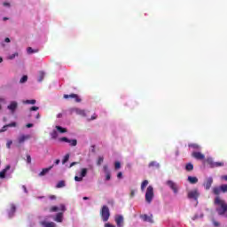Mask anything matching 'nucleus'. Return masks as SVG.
Returning a JSON list of instances; mask_svg holds the SVG:
<instances>
[{
  "instance_id": "473e14b6",
  "label": "nucleus",
  "mask_w": 227,
  "mask_h": 227,
  "mask_svg": "<svg viewBox=\"0 0 227 227\" xmlns=\"http://www.w3.org/2000/svg\"><path fill=\"white\" fill-rule=\"evenodd\" d=\"M57 189H61V187H65V181H59L57 185Z\"/></svg>"
},
{
  "instance_id": "a878e982",
  "label": "nucleus",
  "mask_w": 227,
  "mask_h": 227,
  "mask_svg": "<svg viewBox=\"0 0 227 227\" xmlns=\"http://www.w3.org/2000/svg\"><path fill=\"white\" fill-rule=\"evenodd\" d=\"M43 77H45V73L43 71H40L39 72L38 82H42V81H43Z\"/></svg>"
},
{
  "instance_id": "a18cd8bd",
  "label": "nucleus",
  "mask_w": 227,
  "mask_h": 227,
  "mask_svg": "<svg viewBox=\"0 0 227 227\" xmlns=\"http://www.w3.org/2000/svg\"><path fill=\"white\" fill-rule=\"evenodd\" d=\"M106 180H107V181L111 180V172H107L106 174Z\"/></svg>"
},
{
  "instance_id": "4d7b16f0",
  "label": "nucleus",
  "mask_w": 227,
  "mask_h": 227,
  "mask_svg": "<svg viewBox=\"0 0 227 227\" xmlns=\"http://www.w3.org/2000/svg\"><path fill=\"white\" fill-rule=\"evenodd\" d=\"M135 195H136V192H134V190H132L130 192V197L134 198Z\"/></svg>"
},
{
  "instance_id": "9d476101",
  "label": "nucleus",
  "mask_w": 227,
  "mask_h": 227,
  "mask_svg": "<svg viewBox=\"0 0 227 227\" xmlns=\"http://www.w3.org/2000/svg\"><path fill=\"white\" fill-rule=\"evenodd\" d=\"M192 157H193V159H196L197 160H204L205 154L201 153L200 152H193L192 153Z\"/></svg>"
},
{
  "instance_id": "864d4df0",
  "label": "nucleus",
  "mask_w": 227,
  "mask_h": 227,
  "mask_svg": "<svg viewBox=\"0 0 227 227\" xmlns=\"http://www.w3.org/2000/svg\"><path fill=\"white\" fill-rule=\"evenodd\" d=\"M38 106H31L30 111H38Z\"/></svg>"
},
{
  "instance_id": "20e7f679",
  "label": "nucleus",
  "mask_w": 227,
  "mask_h": 227,
  "mask_svg": "<svg viewBox=\"0 0 227 227\" xmlns=\"http://www.w3.org/2000/svg\"><path fill=\"white\" fill-rule=\"evenodd\" d=\"M187 197L189 200H194L195 201H198V199L200 198V192H198V189L190 191Z\"/></svg>"
},
{
  "instance_id": "6e6d98bb",
  "label": "nucleus",
  "mask_w": 227,
  "mask_h": 227,
  "mask_svg": "<svg viewBox=\"0 0 227 227\" xmlns=\"http://www.w3.org/2000/svg\"><path fill=\"white\" fill-rule=\"evenodd\" d=\"M76 164H79L77 161H74L70 164V168H73V166H76Z\"/></svg>"
},
{
  "instance_id": "37998d69",
  "label": "nucleus",
  "mask_w": 227,
  "mask_h": 227,
  "mask_svg": "<svg viewBox=\"0 0 227 227\" xmlns=\"http://www.w3.org/2000/svg\"><path fill=\"white\" fill-rule=\"evenodd\" d=\"M6 130H8V124L4 125V126L0 129V133H2V132H6Z\"/></svg>"
},
{
  "instance_id": "9b49d317",
  "label": "nucleus",
  "mask_w": 227,
  "mask_h": 227,
  "mask_svg": "<svg viewBox=\"0 0 227 227\" xmlns=\"http://www.w3.org/2000/svg\"><path fill=\"white\" fill-rule=\"evenodd\" d=\"M140 218L143 219L145 223H153V215H141Z\"/></svg>"
},
{
  "instance_id": "423d86ee",
  "label": "nucleus",
  "mask_w": 227,
  "mask_h": 227,
  "mask_svg": "<svg viewBox=\"0 0 227 227\" xmlns=\"http://www.w3.org/2000/svg\"><path fill=\"white\" fill-rule=\"evenodd\" d=\"M64 98H66V99L73 98L74 100V102H77V103L82 102V99H81V98H79V95L74 94V93L69 94V95L64 94Z\"/></svg>"
},
{
  "instance_id": "aec40b11",
  "label": "nucleus",
  "mask_w": 227,
  "mask_h": 227,
  "mask_svg": "<svg viewBox=\"0 0 227 227\" xmlns=\"http://www.w3.org/2000/svg\"><path fill=\"white\" fill-rule=\"evenodd\" d=\"M149 168H153L154 169H159L160 168V164L157 161H151L148 165Z\"/></svg>"
},
{
  "instance_id": "f704fd0d",
  "label": "nucleus",
  "mask_w": 227,
  "mask_h": 227,
  "mask_svg": "<svg viewBox=\"0 0 227 227\" xmlns=\"http://www.w3.org/2000/svg\"><path fill=\"white\" fill-rule=\"evenodd\" d=\"M51 136L52 139L58 138V131L53 130V131L51 133Z\"/></svg>"
},
{
  "instance_id": "f8f14e48",
  "label": "nucleus",
  "mask_w": 227,
  "mask_h": 227,
  "mask_svg": "<svg viewBox=\"0 0 227 227\" xmlns=\"http://www.w3.org/2000/svg\"><path fill=\"white\" fill-rule=\"evenodd\" d=\"M58 210H60L61 212H66L67 207H65V205L61 204L59 207H58L57 206H53L50 208V212H58Z\"/></svg>"
},
{
  "instance_id": "f03ea898",
  "label": "nucleus",
  "mask_w": 227,
  "mask_h": 227,
  "mask_svg": "<svg viewBox=\"0 0 227 227\" xmlns=\"http://www.w3.org/2000/svg\"><path fill=\"white\" fill-rule=\"evenodd\" d=\"M99 215L103 221V223H107L109 221V217H111V213L109 212V207L104 205L102 206Z\"/></svg>"
},
{
  "instance_id": "a19ab883",
  "label": "nucleus",
  "mask_w": 227,
  "mask_h": 227,
  "mask_svg": "<svg viewBox=\"0 0 227 227\" xmlns=\"http://www.w3.org/2000/svg\"><path fill=\"white\" fill-rule=\"evenodd\" d=\"M17 56H19V53L15 52L9 56V59H15V58H17Z\"/></svg>"
},
{
  "instance_id": "c85d7f7f",
  "label": "nucleus",
  "mask_w": 227,
  "mask_h": 227,
  "mask_svg": "<svg viewBox=\"0 0 227 227\" xmlns=\"http://www.w3.org/2000/svg\"><path fill=\"white\" fill-rule=\"evenodd\" d=\"M189 148H193V150H200V145L198 144H189Z\"/></svg>"
},
{
  "instance_id": "dca6fc26",
  "label": "nucleus",
  "mask_w": 227,
  "mask_h": 227,
  "mask_svg": "<svg viewBox=\"0 0 227 227\" xmlns=\"http://www.w3.org/2000/svg\"><path fill=\"white\" fill-rule=\"evenodd\" d=\"M53 220L56 223H63V211L60 213H58Z\"/></svg>"
},
{
  "instance_id": "3c124183",
  "label": "nucleus",
  "mask_w": 227,
  "mask_h": 227,
  "mask_svg": "<svg viewBox=\"0 0 227 227\" xmlns=\"http://www.w3.org/2000/svg\"><path fill=\"white\" fill-rule=\"evenodd\" d=\"M27 164H31V155H27Z\"/></svg>"
},
{
  "instance_id": "cd10ccee",
  "label": "nucleus",
  "mask_w": 227,
  "mask_h": 227,
  "mask_svg": "<svg viewBox=\"0 0 227 227\" xmlns=\"http://www.w3.org/2000/svg\"><path fill=\"white\" fill-rule=\"evenodd\" d=\"M27 54H35V53L38 52V50H34L33 48L28 47L27 49Z\"/></svg>"
},
{
  "instance_id": "774afa93",
  "label": "nucleus",
  "mask_w": 227,
  "mask_h": 227,
  "mask_svg": "<svg viewBox=\"0 0 227 227\" xmlns=\"http://www.w3.org/2000/svg\"><path fill=\"white\" fill-rule=\"evenodd\" d=\"M61 116H63V114H58V118H61Z\"/></svg>"
},
{
  "instance_id": "69168bd1",
  "label": "nucleus",
  "mask_w": 227,
  "mask_h": 227,
  "mask_svg": "<svg viewBox=\"0 0 227 227\" xmlns=\"http://www.w3.org/2000/svg\"><path fill=\"white\" fill-rule=\"evenodd\" d=\"M4 6H10V3L4 2Z\"/></svg>"
},
{
  "instance_id": "603ef678",
  "label": "nucleus",
  "mask_w": 227,
  "mask_h": 227,
  "mask_svg": "<svg viewBox=\"0 0 227 227\" xmlns=\"http://www.w3.org/2000/svg\"><path fill=\"white\" fill-rule=\"evenodd\" d=\"M105 227H116V226L112 223H105Z\"/></svg>"
},
{
  "instance_id": "1a4fd4ad",
  "label": "nucleus",
  "mask_w": 227,
  "mask_h": 227,
  "mask_svg": "<svg viewBox=\"0 0 227 227\" xmlns=\"http://www.w3.org/2000/svg\"><path fill=\"white\" fill-rule=\"evenodd\" d=\"M28 139H31V135H21L18 137V143L19 145H24Z\"/></svg>"
},
{
  "instance_id": "c03bdc74",
  "label": "nucleus",
  "mask_w": 227,
  "mask_h": 227,
  "mask_svg": "<svg viewBox=\"0 0 227 227\" xmlns=\"http://www.w3.org/2000/svg\"><path fill=\"white\" fill-rule=\"evenodd\" d=\"M60 141H64V143H70V139H68L67 137L60 138Z\"/></svg>"
},
{
  "instance_id": "4468645a",
  "label": "nucleus",
  "mask_w": 227,
  "mask_h": 227,
  "mask_svg": "<svg viewBox=\"0 0 227 227\" xmlns=\"http://www.w3.org/2000/svg\"><path fill=\"white\" fill-rule=\"evenodd\" d=\"M54 168V165L50 166L49 168H43V170L39 173V176H45L47 173L51 171Z\"/></svg>"
},
{
  "instance_id": "72a5a7b5",
  "label": "nucleus",
  "mask_w": 227,
  "mask_h": 227,
  "mask_svg": "<svg viewBox=\"0 0 227 227\" xmlns=\"http://www.w3.org/2000/svg\"><path fill=\"white\" fill-rule=\"evenodd\" d=\"M24 104H30L32 106H35V104H36V100L35 99L26 100Z\"/></svg>"
},
{
  "instance_id": "c756f323",
  "label": "nucleus",
  "mask_w": 227,
  "mask_h": 227,
  "mask_svg": "<svg viewBox=\"0 0 227 227\" xmlns=\"http://www.w3.org/2000/svg\"><path fill=\"white\" fill-rule=\"evenodd\" d=\"M207 164H209L210 168H215L214 164H215V162H214V160L212 158H208L207 160Z\"/></svg>"
},
{
  "instance_id": "7ed1b4c3",
  "label": "nucleus",
  "mask_w": 227,
  "mask_h": 227,
  "mask_svg": "<svg viewBox=\"0 0 227 227\" xmlns=\"http://www.w3.org/2000/svg\"><path fill=\"white\" fill-rule=\"evenodd\" d=\"M153 197H154L153 186L149 185L147 187L146 192H145V201H146V203H152V201H153Z\"/></svg>"
},
{
  "instance_id": "58836bf2",
  "label": "nucleus",
  "mask_w": 227,
  "mask_h": 227,
  "mask_svg": "<svg viewBox=\"0 0 227 227\" xmlns=\"http://www.w3.org/2000/svg\"><path fill=\"white\" fill-rule=\"evenodd\" d=\"M114 168L115 169H120V168H121V163H120V161H115Z\"/></svg>"
},
{
  "instance_id": "6e6552de",
  "label": "nucleus",
  "mask_w": 227,
  "mask_h": 227,
  "mask_svg": "<svg viewBox=\"0 0 227 227\" xmlns=\"http://www.w3.org/2000/svg\"><path fill=\"white\" fill-rule=\"evenodd\" d=\"M214 184V178L207 177L206 181L204 182L203 185L206 189V191H209L210 187H212V184Z\"/></svg>"
},
{
  "instance_id": "e433bc0d",
  "label": "nucleus",
  "mask_w": 227,
  "mask_h": 227,
  "mask_svg": "<svg viewBox=\"0 0 227 227\" xmlns=\"http://www.w3.org/2000/svg\"><path fill=\"white\" fill-rule=\"evenodd\" d=\"M102 162H104V158L103 156H99L97 162L98 166H100Z\"/></svg>"
},
{
  "instance_id": "2eb2a0df",
  "label": "nucleus",
  "mask_w": 227,
  "mask_h": 227,
  "mask_svg": "<svg viewBox=\"0 0 227 227\" xmlns=\"http://www.w3.org/2000/svg\"><path fill=\"white\" fill-rule=\"evenodd\" d=\"M18 104L15 101L11 102L10 106H7V109L12 111V113H15V109H17Z\"/></svg>"
},
{
  "instance_id": "5fc2aeb1",
  "label": "nucleus",
  "mask_w": 227,
  "mask_h": 227,
  "mask_svg": "<svg viewBox=\"0 0 227 227\" xmlns=\"http://www.w3.org/2000/svg\"><path fill=\"white\" fill-rule=\"evenodd\" d=\"M122 176H123V174L121 172H119L117 174V178H122Z\"/></svg>"
},
{
  "instance_id": "de8ad7c7",
  "label": "nucleus",
  "mask_w": 227,
  "mask_h": 227,
  "mask_svg": "<svg viewBox=\"0 0 227 227\" xmlns=\"http://www.w3.org/2000/svg\"><path fill=\"white\" fill-rule=\"evenodd\" d=\"M104 171H105L106 174V173H111V171H109V167L107 165L104 166Z\"/></svg>"
},
{
  "instance_id": "c9c22d12",
  "label": "nucleus",
  "mask_w": 227,
  "mask_h": 227,
  "mask_svg": "<svg viewBox=\"0 0 227 227\" xmlns=\"http://www.w3.org/2000/svg\"><path fill=\"white\" fill-rule=\"evenodd\" d=\"M27 82V75H24L23 77H21V79L20 80V82L22 84L24 82Z\"/></svg>"
},
{
  "instance_id": "2f4dec72",
  "label": "nucleus",
  "mask_w": 227,
  "mask_h": 227,
  "mask_svg": "<svg viewBox=\"0 0 227 227\" xmlns=\"http://www.w3.org/2000/svg\"><path fill=\"white\" fill-rule=\"evenodd\" d=\"M214 166L215 168H223V166H224V162L217 161V162H215Z\"/></svg>"
},
{
  "instance_id": "0eeeda50",
  "label": "nucleus",
  "mask_w": 227,
  "mask_h": 227,
  "mask_svg": "<svg viewBox=\"0 0 227 227\" xmlns=\"http://www.w3.org/2000/svg\"><path fill=\"white\" fill-rule=\"evenodd\" d=\"M114 221L117 224V227H123L124 224V218L121 215H115Z\"/></svg>"
},
{
  "instance_id": "09e8293b",
  "label": "nucleus",
  "mask_w": 227,
  "mask_h": 227,
  "mask_svg": "<svg viewBox=\"0 0 227 227\" xmlns=\"http://www.w3.org/2000/svg\"><path fill=\"white\" fill-rule=\"evenodd\" d=\"M213 224L215 227L221 226V223L219 222L215 221V220H213Z\"/></svg>"
},
{
  "instance_id": "bb28decb",
  "label": "nucleus",
  "mask_w": 227,
  "mask_h": 227,
  "mask_svg": "<svg viewBox=\"0 0 227 227\" xmlns=\"http://www.w3.org/2000/svg\"><path fill=\"white\" fill-rule=\"evenodd\" d=\"M147 185H148V180H144L141 184V191H145Z\"/></svg>"
},
{
  "instance_id": "0e129e2a",
  "label": "nucleus",
  "mask_w": 227,
  "mask_h": 227,
  "mask_svg": "<svg viewBox=\"0 0 227 227\" xmlns=\"http://www.w3.org/2000/svg\"><path fill=\"white\" fill-rule=\"evenodd\" d=\"M59 162H61L59 160H55L56 166H58V164H59Z\"/></svg>"
},
{
  "instance_id": "f257e3e1",
  "label": "nucleus",
  "mask_w": 227,
  "mask_h": 227,
  "mask_svg": "<svg viewBox=\"0 0 227 227\" xmlns=\"http://www.w3.org/2000/svg\"><path fill=\"white\" fill-rule=\"evenodd\" d=\"M214 205L215 207V212L218 215H225L227 213V203L221 197L216 196L214 200Z\"/></svg>"
},
{
  "instance_id": "338daca9",
  "label": "nucleus",
  "mask_w": 227,
  "mask_h": 227,
  "mask_svg": "<svg viewBox=\"0 0 227 227\" xmlns=\"http://www.w3.org/2000/svg\"><path fill=\"white\" fill-rule=\"evenodd\" d=\"M35 118H36V120H40V114H37Z\"/></svg>"
},
{
  "instance_id": "a211bd4d",
  "label": "nucleus",
  "mask_w": 227,
  "mask_h": 227,
  "mask_svg": "<svg viewBox=\"0 0 227 227\" xmlns=\"http://www.w3.org/2000/svg\"><path fill=\"white\" fill-rule=\"evenodd\" d=\"M40 224L44 227H56V223L54 222H41Z\"/></svg>"
},
{
  "instance_id": "ddd939ff",
  "label": "nucleus",
  "mask_w": 227,
  "mask_h": 227,
  "mask_svg": "<svg viewBox=\"0 0 227 227\" xmlns=\"http://www.w3.org/2000/svg\"><path fill=\"white\" fill-rule=\"evenodd\" d=\"M71 113H75L76 114H79L80 116H86V112L84 110H82L79 108H72Z\"/></svg>"
},
{
  "instance_id": "8fccbe9b",
  "label": "nucleus",
  "mask_w": 227,
  "mask_h": 227,
  "mask_svg": "<svg viewBox=\"0 0 227 227\" xmlns=\"http://www.w3.org/2000/svg\"><path fill=\"white\" fill-rule=\"evenodd\" d=\"M7 127H17V122H11L9 124H7Z\"/></svg>"
},
{
  "instance_id": "ea45409f",
  "label": "nucleus",
  "mask_w": 227,
  "mask_h": 227,
  "mask_svg": "<svg viewBox=\"0 0 227 227\" xmlns=\"http://www.w3.org/2000/svg\"><path fill=\"white\" fill-rule=\"evenodd\" d=\"M69 143H70L71 146H77V140L76 139L70 140Z\"/></svg>"
},
{
  "instance_id": "e2e57ef3",
  "label": "nucleus",
  "mask_w": 227,
  "mask_h": 227,
  "mask_svg": "<svg viewBox=\"0 0 227 227\" xmlns=\"http://www.w3.org/2000/svg\"><path fill=\"white\" fill-rule=\"evenodd\" d=\"M4 42H6V43H10V38L6 37Z\"/></svg>"
},
{
  "instance_id": "b1692460",
  "label": "nucleus",
  "mask_w": 227,
  "mask_h": 227,
  "mask_svg": "<svg viewBox=\"0 0 227 227\" xmlns=\"http://www.w3.org/2000/svg\"><path fill=\"white\" fill-rule=\"evenodd\" d=\"M185 169L187 171H192L194 169V165H192V163H187L185 165Z\"/></svg>"
},
{
  "instance_id": "49530a36",
  "label": "nucleus",
  "mask_w": 227,
  "mask_h": 227,
  "mask_svg": "<svg viewBox=\"0 0 227 227\" xmlns=\"http://www.w3.org/2000/svg\"><path fill=\"white\" fill-rule=\"evenodd\" d=\"M74 180L75 182H82V177L80 176H74Z\"/></svg>"
},
{
  "instance_id": "412c9836",
  "label": "nucleus",
  "mask_w": 227,
  "mask_h": 227,
  "mask_svg": "<svg viewBox=\"0 0 227 227\" xmlns=\"http://www.w3.org/2000/svg\"><path fill=\"white\" fill-rule=\"evenodd\" d=\"M17 210V207H15V204L11 205V210L9 212V217H12L13 214H15V211Z\"/></svg>"
},
{
  "instance_id": "f3484780",
  "label": "nucleus",
  "mask_w": 227,
  "mask_h": 227,
  "mask_svg": "<svg viewBox=\"0 0 227 227\" xmlns=\"http://www.w3.org/2000/svg\"><path fill=\"white\" fill-rule=\"evenodd\" d=\"M212 192L213 194H215V196H219V194H221V192H223L221 186H215L212 189Z\"/></svg>"
},
{
  "instance_id": "13d9d810",
  "label": "nucleus",
  "mask_w": 227,
  "mask_h": 227,
  "mask_svg": "<svg viewBox=\"0 0 227 227\" xmlns=\"http://www.w3.org/2000/svg\"><path fill=\"white\" fill-rule=\"evenodd\" d=\"M26 127L27 129H31V127H33V123H27Z\"/></svg>"
},
{
  "instance_id": "39448f33",
  "label": "nucleus",
  "mask_w": 227,
  "mask_h": 227,
  "mask_svg": "<svg viewBox=\"0 0 227 227\" xmlns=\"http://www.w3.org/2000/svg\"><path fill=\"white\" fill-rule=\"evenodd\" d=\"M166 184L173 191L174 194H178V185L175 182L168 180Z\"/></svg>"
},
{
  "instance_id": "bf43d9fd",
  "label": "nucleus",
  "mask_w": 227,
  "mask_h": 227,
  "mask_svg": "<svg viewBox=\"0 0 227 227\" xmlns=\"http://www.w3.org/2000/svg\"><path fill=\"white\" fill-rule=\"evenodd\" d=\"M97 118H98L97 114H94V115L90 117V120H97Z\"/></svg>"
},
{
  "instance_id": "680f3d73",
  "label": "nucleus",
  "mask_w": 227,
  "mask_h": 227,
  "mask_svg": "<svg viewBox=\"0 0 227 227\" xmlns=\"http://www.w3.org/2000/svg\"><path fill=\"white\" fill-rule=\"evenodd\" d=\"M222 180H225V182H227V176H223Z\"/></svg>"
},
{
  "instance_id": "79ce46f5",
  "label": "nucleus",
  "mask_w": 227,
  "mask_h": 227,
  "mask_svg": "<svg viewBox=\"0 0 227 227\" xmlns=\"http://www.w3.org/2000/svg\"><path fill=\"white\" fill-rule=\"evenodd\" d=\"M12 145H13V141L8 140L7 143H6L7 148H9V149L12 148Z\"/></svg>"
},
{
  "instance_id": "393cba45",
  "label": "nucleus",
  "mask_w": 227,
  "mask_h": 227,
  "mask_svg": "<svg viewBox=\"0 0 227 227\" xmlns=\"http://www.w3.org/2000/svg\"><path fill=\"white\" fill-rule=\"evenodd\" d=\"M88 175V168H82L80 176L82 178H84Z\"/></svg>"
},
{
  "instance_id": "5701e85b",
  "label": "nucleus",
  "mask_w": 227,
  "mask_h": 227,
  "mask_svg": "<svg viewBox=\"0 0 227 227\" xmlns=\"http://www.w3.org/2000/svg\"><path fill=\"white\" fill-rule=\"evenodd\" d=\"M188 182H190V184H198V177L196 176H188Z\"/></svg>"
},
{
  "instance_id": "4c0bfd02",
  "label": "nucleus",
  "mask_w": 227,
  "mask_h": 227,
  "mask_svg": "<svg viewBox=\"0 0 227 227\" xmlns=\"http://www.w3.org/2000/svg\"><path fill=\"white\" fill-rule=\"evenodd\" d=\"M221 189H222V192L223 193L227 192V184H222Z\"/></svg>"
},
{
  "instance_id": "052dcab7",
  "label": "nucleus",
  "mask_w": 227,
  "mask_h": 227,
  "mask_svg": "<svg viewBox=\"0 0 227 227\" xmlns=\"http://www.w3.org/2000/svg\"><path fill=\"white\" fill-rule=\"evenodd\" d=\"M49 198L50 200H56V195H50Z\"/></svg>"
},
{
  "instance_id": "6ab92c4d",
  "label": "nucleus",
  "mask_w": 227,
  "mask_h": 227,
  "mask_svg": "<svg viewBox=\"0 0 227 227\" xmlns=\"http://www.w3.org/2000/svg\"><path fill=\"white\" fill-rule=\"evenodd\" d=\"M10 165H7L5 167V168H4L1 172H0V178H6V172L10 169Z\"/></svg>"
},
{
  "instance_id": "7c9ffc66",
  "label": "nucleus",
  "mask_w": 227,
  "mask_h": 227,
  "mask_svg": "<svg viewBox=\"0 0 227 227\" xmlns=\"http://www.w3.org/2000/svg\"><path fill=\"white\" fill-rule=\"evenodd\" d=\"M70 159V154H66L65 156H64V159H63V160H62V164H67V162H68V160Z\"/></svg>"
},
{
  "instance_id": "4be33fe9",
  "label": "nucleus",
  "mask_w": 227,
  "mask_h": 227,
  "mask_svg": "<svg viewBox=\"0 0 227 227\" xmlns=\"http://www.w3.org/2000/svg\"><path fill=\"white\" fill-rule=\"evenodd\" d=\"M55 129L59 132L60 134H65L67 132V128H63L61 126H56Z\"/></svg>"
}]
</instances>
